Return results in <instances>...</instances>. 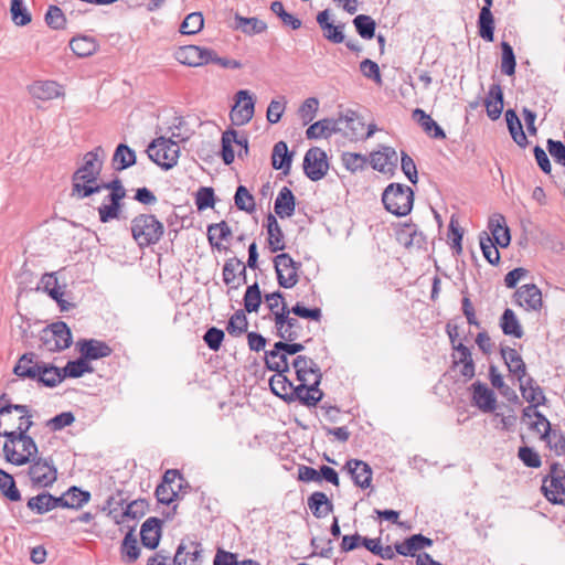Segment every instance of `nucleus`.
Listing matches in <instances>:
<instances>
[{
	"label": "nucleus",
	"instance_id": "45",
	"mask_svg": "<svg viewBox=\"0 0 565 565\" xmlns=\"http://www.w3.org/2000/svg\"><path fill=\"white\" fill-rule=\"evenodd\" d=\"M500 326L503 333L507 335H512L518 339L523 337L522 327L512 309L508 308L504 310Z\"/></svg>",
	"mask_w": 565,
	"mask_h": 565
},
{
	"label": "nucleus",
	"instance_id": "5",
	"mask_svg": "<svg viewBox=\"0 0 565 565\" xmlns=\"http://www.w3.org/2000/svg\"><path fill=\"white\" fill-rule=\"evenodd\" d=\"M415 194L412 188L402 183H391L382 193L385 210L398 217L406 216L412 212Z\"/></svg>",
	"mask_w": 565,
	"mask_h": 565
},
{
	"label": "nucleus",
	"instance_id": "24",
	"mask_svg": "<svg viewBox=\"0 0 565 565\" xmlns=\"http://www.w3.org/2000/svg\"><path fill=\"white\" fill-rule=\"evenodd\" d=\"M345 468L351 475L355 486L366 489L372 482V469L371 467L359 459H350L345 463Z\"/></svg>",
	"mask_w": 565,
	"mask_h": 565
},
{
	"label": "nucleus",
	"instance_id": "59",
	"mask_svg": "<svg viewBox=\"0 0 565 565\" xmlns=\"http://www.w3.org/2000/svg\"><path fill=\"white\" fill-rule=\"evenodd\" d=\"M204 25V18L201 12H192L183 20L180 31L182 34L193 35L199 33Z\"/></svg>",
	"mask_w": 565,
	"mask_h": 565
},
{
	"label": "nucleus",
	"instance_id": "12",
	"mask_svg": "<svg viewBox=\"0 0 565 565\" xmlns=\"http://www.w3.org/2000/svg\"><path fill=\"white\" fill-rule=\"evenodd\" d=\"M303 171L311 181H320L329 171V158L327 152L319 148H310L303 158Z\"/></svg>",
	"mask_w": 565,
	"mask_h": 565
},
{
	"label": "nucleus",
	"instance_id": "6",
	"mask_svg": "<svg viewBox=\"0 0 565 565\" xmlns=\"http://www.w3.org/2000/svg\"><path fill=\"white\" fill-rule=\"evenodd\" d=\"M147 152L151 161L164 170H170L178 164L180 146L172 139L160 137L149 145Z\"/></svg>",
	"mask_w": 565,
	"mask_h": 565
},
{
	"label": "nucleus",
	"instance_id": "14",
	"mask_svg": "<svg viewBox=\"0 0 565 565\" xmlns=\"http://www.w3.org/2000/svg\"><path fill=\"white\" fill-rule=\"evenodd\" d=\"M174 58L182 65L200 67L210 64L212 50L198 45H183L175 50Z\"/></svg>",
	"mask_w": 565,
	"mask_h": 565
},
{
	"label": "nucleus",
	"instance_id": "44",
	"mask_svg": "<svg viewBox=\"0 0 565 565\" xmlns=\"http://www.w3.org/2000/svg\"><path fill=\"white\" fill-rule=\"evenodd\" d=\"M523 418L532 419L529 422L530 428L541 434V436L552 429L548 419L536 411L534 406H527L523 409Z\"/></svg>",
	"mask_w": 565,
	"mask_h": 565
},
{
	"label": "nucleus",
	"instance_id": "26",
	"mask_svg": "<svg viewBox=\"0 0 565 565\" xmlns=\"http://www.w3.org/2000/svg\"><path fill=\"white\" fill-rule=\"evenodd\" d=\"M487 115L491 120H497L501 117L503 111V92L499 84L490 86L488 95L484 100Z\"/></svg>",
	"mask_w": 565,
	"mask_h": 565
},
{
	"label": "nucleus",
	"instance_id": "48",
	"mask_svg": "<svg viewBox=\"0 0 565 565\" xmlns=\"http://www.w3.org/2000/svg\"><path fill=\"white\" fill-rule=\"evenodd\" d=\"M479 244L484 258L492 265L498 264L500 260L499 246L492 241L488 232L479 234Z\"/></svg>",
	"mask_w": 565,
	"mask_h": 565
},
{
	"label": "nucleus",
	"instance_id": "37",
	"mask_svg": "<svg viewBox=\"0 0 565 565\" xmlns=\"http://www.w3.org/2000/svg\"><path fill=\"white\" fill-rule=\"evenodd\" d=\"M90 499L88 491H83L77 487L70 488L63 495L58 497L60 507L79 509Z\"/></svg>",
	"mask_w": 565,
	"mask_h": 565
},
{
	"label": "nucleus",
	"instance_id": "7",
	"mask_svg": "<svg viewBox=\"0 0 565 565\" xmlns=\"http://www.w3.org/2000/svg\"><path fill=\"white\" fill-rule=\"evenodd\" d=\"M40 341L43 350L58 352L70 348L73 339L67 324L63 321H57L42 330Z\"/></svg>",
	"mask_w": 565,
	"mask_h": 565
},
{
	"label": "nucleus",
	"instance_id": "4",
	"mask_svg": "<svg viewBox=\"0 0 565 565\" xmlns=\"http://www.w3.org/2000/svg\"><path fill=\"white\" fill-rule=\"evenodd\" d=\"M274 322L277 335L287 342L311 340V329L308 323L301 322L298 318L290 317L287 305L280 307V311L274 312Z\"/></svg>",
	"mask_w": 565,
	"mask_h": 565
},
{
	"label": "nucleus",
	"instance_id": "50",
	"mask_svg": "<svg viewBox=\"0 0 565 565\" xmlns=\"http://www.w3.org/2000/svg\"><path fill=\"white\" fill-rule=\"evenodd\" d=\"M235 22L236 28L248 35L262 33L267 29L266 23L257 18H244L236 15Z\"/></svg>",
	"mask_w": 565,
	"mask_h": 565
},
{
	"label": "nucleus",
	"instance_id": "33",
	"mask_svg": "<svg viewBox=\"0 0 565 565\" xmlns=\"http://www.w3.org/2000/svg\"><path fill=\"white\" fill-rule=\"evenodd\" d=\"M308 507L317 519H323L333 511V503L324 492L316 491L308 498Z\"/></svg>",
	"mask_w": 565,
	"mask_h": 565
},
{
	"label": "nucleus",
	"instance_id": "55",
	"mask_svg": "<svg viewBox=\"0 0 565 565\" xmlns=\"http://www.w3.org/2000/svg\"><path fill=\"white\" fill-rule=\"evenodd\" d=\"M0 490L10 501H19L21 499V493L15 486L13 477L2 469H0Z\"/></svg>",
	"mask_w": 565,
	"mask_h": 565
},
{
	"label": "nucleus",
	"instance_id": "60",
	"mask_svg": "<svg viewBox=\"0 0 565 565\" xmlns=\"http://www.w3.org/2000/svg\"><path fill=\"white\" fill-rule=\"evenodd\" d=\"M341 161L348 171L355 173L366 167L369 158L356 152H344L341 157Z\"/></svg>",
	"mask_w": 565,
	"mask_h": 565
},
{
	"label": "nucleus",
	"instance_id": "16",
	"mask_svg": "<svg viewBox=\"0 0 565 565\" xmlns=\"http://www.w3.org/2000/svg\"><path fill=\"white\" fill-rule=\"evenodd\" d=\"M319 376L310 383H299L295 386L288 403L298 401L308 407L316 406L323 397V392L319 388Z\"/></svg>",
	"mask_w": 565,
	"mask_h": 565
},
{
	"label": "nucleus",
	"instance_id": "43",
	"mask_svg": "<svg viewBox=\"0 0 565 565\" xmlns=\"http://www.w3.org/2000/svg\"><path fill=\"white\" fill-rule=\"evenodd\" d=\"M269 386L271 392L285 402H288L295 388L294 384L287 379L285 373H276L273 375L269 380Z\"/></svg>",
	"mask_w": 565,
	"mask_h": 565
},
{
	"label": "nucleus",
	"instance_id": "1",
	"mask_svg": "<svg viewBox=\"0 0 565 565\" xmlns=\"http://www.w3.org/2000/svg\"><path fill=\"white\" fill-rule=\"evenodd\" d=\"M32 425V415L28 405H1L0 436L6 437L3 456L8 462L23 466L38 455V445L28 435Z\"/></svg>",
	"mask_w": 565,
	"mask_h": 565
},
{
	"label": "nucleus",
	"instance_id": "28",
	"mask_svg": "<svg viewBox=\"0 0 565 565\" xmlns=\"http://www.w3.org/2000/svg\"><path fill=\"white\" fill-rule=\"evenodd\" d=\"M274 209L275 213L281 218H288L295 214L296 198L289 188L284 186L279 190Z\"/></svg>",
	"mask_w": 565,
	"mask_h": 565
},
{
	"label": "nucleus",
	"instance_id": "36",
	"mask_svg": "<svg viewBox=\"0 0 565 565\" xmlns=\"http://www.w3.org/2000/svg\"><path fill=\"white\" fill-rule=\"evenodd\" d=\"M520 391L523 398L531 403L530 406H534V408L545 403L543 390L535 384L532 377H527L525 381L522 380L520 382Z\"/></svg>",
	"mask_w": 565,
	"mask_h": 565
},
{
	"label": "nucleus",
	"instance_id": "3",
	"mask_svg": "<svg viewBox=\"0 0 565 565\" xmlns=\"http://www.w3.org/2000/svg\"><path fill=\"white\" fill-rule=\"evenodd\" d=\"M130 232L134 242L140 248H146L160 242L164 225L152 214H139L131 218Z\"/></svg>",
	"mask_w": 565,
	"mask_h": 565
},
{
	"label": "nucleus",
	"instance_id": "17",
	"mask_svg": "<svg viewBox=\"0 0 565 565\" xmlns=\"http://www.w3.org/2000/svg\"><path fill=\"white\" fill-rule=\"evenodd\" d=\"M233 238V231L231 226L221 221L207 226V239L212 248L217 249L220 253H227Z\"/></svg>",
	"mask_w": 565,
	"mask_h": 565
},
{
	"label": "nucleus",
	"instance_id": "13",
	"mask_svg": "<svg viewBox=\"0 0 565 565\" xmlns=\"http://www.w3.org/2000/svg\"><path fill=\"white\" fill-rule=\"evenodd\" d=\"M248 152L247 138L241 137L235 130H226L222 135V159L231 164L236 157L241 158Z\"/></svg>",
	"mask_w": 565,
	"mask_h": 565
},
{
	"label": "nucleus",
	"instance_id": "8",
	"mask_svg": "<svg viewBox=\"0 0 565 565\" xmlns=\"http://www.w3.org/2000/svg\"><path fill=\"white\" fill-rule=\"evenodd\" d=\"M542 491L551 503L565 505V470L557 463L552 465L544 477Z\"/></svg>",
	"mask_w": 565,
	"mask_h": 565
},
{
	"label": "nucleus",
	"instance_id": "40",
	"mask_svg": "<svg viewBox=\"0 0 565 565\" xmlns=\"http://www.w3.org/2000/svg\"><path fill=\"white\" fill-rule=\"evenodd\" d=\"M28 508L38 514H44L57 507H60L58 498L53 497L47 492L40 493L28 500Z\"/></svg>",
	"mask_w": 565,
	"mask_h": 565
},
{
	"label": "nucleus",
	"instance_id": "10",
	"mask_svg": "<svg viewBox=\"0 0 565 565\" xmlns=\"http://www.w3.org/2000/svg\"><path fill=\"white\" fill-rule=\"evenodd\" d=\"M28 475L34 487H51L57 479V469L52 458H33L30 461Z\"/></svg>",
	"mask_w": 565,
	"mask_h": 565
},
{
	"label": "nucleus",
	"instance_id": "9",
	"mask_svg": "<svg viewBox=\"0 0 565 565\" xmlns=\"http://www.w3.org/2000/svg\"><path fill=\"white\" fill-rule=\"evenodd\" d=\"M103 188L109 190V195L107 202H104L98 207V215L102 223H108L119 218L121 214V201L126 195V191L118 180L104 184Z\"/></svg>",
	"mask_w": 565,
	"mask_h": 565
},
{
	"label": "nucleus",
	"instance_id": "53",
	"mask_svg": "<svg viewBox=\"0 0 565 565\" xmlns=\"http://www.w3.org/2000/svg\"><path fill=\"white\" fill-rule=\"evenodd\" d=\"M12 22L18 26L28 25L32 21L31 13L21 0H12L10 6Z\"/></svg>",
	"mask_w": 565,
	"mask_h": 565
},
{
	"label": "nucleus",
	"instance_id": "39",
	"mask_svg": "<svg viewBox=\"0 0 565 565\" xmlns=\"http://www.w3.org/2000/svg\"><path fill=\"white\" fill-rule=\"evenodd\" d=\"M72 52L78 57H87L98 50L97 41L87 35H78L70 41Z\"/></svg>",
	"mask_w": 565,
	"mask_h": 565
},
{
	"label": "nucleus",
	"instance_id": "62",
	"mask_svg": "<svg viewBox=\"0 0 565 565\" xmlns=\"http://www.w3.org/2000/svg\"><path fill=\"white\" fill-rule=\"evenodd\" d=\"M247 318L243 310H237L228 320L226 330L233 337H239L247 331Z\"/></svg>",
	"mask_w": 565,
	"mask_h": 565
},
{
	"label": "nucleus",
	"instance_id": "42",
	"mask_svg": "<svg viewBox=\"0 0 565 565\" xmlns=\"http://www.w3.org/2000/svg\"><path fill=\"white\" fill-rule=\"evenodd\" d=\"M413 117L428 136L440 139L446 137L441 127L423 109H415L413 111Z\"/></svg>",
	"mask_w": 565,
	"mask_h": 565
},
{
	"label": "nucleus",
	"instance_id": "46",
	"mask_svg": "<svg viewBox=\"0 0 565 565\" xmlns=\"http://www.w3.org/2000/svg\"><path fill=\"white\" fill-rule=\"evenodd\" d=\"M505 120L513 140L521 147L526 146V136L523 131L522 124L513 109L507 110Z\"/></svg>",
	"mask_w": 565,
	"mask_h": 565
},
{
	"label": "nucleus",
	"instance_id": "29",
	"mask_svg": "<svg viewBox=\"0 0 565 565\" xmlns=\"http://www.w3.org/2000/svg\"><path fill=\"white\" fill-rule=\"evenodd\" d=\"M267 243L271 252L282 250L285 248V235L275 215L269 214L266 217Z\"/></svg>",
	"mask_w": 565,
	"mask_h": 565
},
{
	"label": "nucleus",
	"instance_id": "41",
	"mask_svg": "<svg viewBox=\"0 0 565 565\" xmlns=\"http://www.w3.org/2000/svg\"><path fill=\"white\" fill-rule=\"evenodd\" d=\"M317 21L323 30L324 36L333 43H342L344 40L343 26L330 22V13L324 10L317 17Z\"/></svg>",
	"mask_w": 565,
	"mask_h": 565
},
{
	"label": "nucleus",
	"instance_id": "61",
	"mask_svg": "<svg viewBox=\"0 0 565 565\" xmlns=\"http://www.w3.org/2000/svg\"><path fill=\"white\" fill-rule=\"evenodd\" d=\"M319 99L316 97L306 98L298 108V116L302 120L305 125L311 122L318 110H319Z\"/></svg>",
	"mask_w": 565,
	"mask_h": 565
},
{
	"label": "nucleus",
	"instance_id": "58",
	"mask_svg": "<svg viewBox=\"0 0 565 565\" xmlns=\"http://www.w3.org/2000/svg\"><path fill=\"white\" fill-rule=\"evenodd\" d=\"M66 287L67 285H53L52 288H49V285L44 286V290L57 302L61 311H68L75 307V301L63 300V297L67 295Z\"/></svg>",
	"mask_w": 565,
	"mask_h": 565
},
{
	"label": "nucleus",
	"instance_id": "56",
	"mask_svg": "<svg viewBox=\"0 0 565 565\" xmlns=\"http://www.w3.org/2000/svg\"><path fill=\"white\" fill-rule=\"evenodd\" d=\"M287 108V99L285 96H278L270 100L266 110V119L270 124L280 121Z\"/></svg>",
	"mask_w": 565,
	"mask_h": 565
},
{
	"label": "nucleus",
	"instance_id": "49",
	"mask_svg": "<svg viewBox=\"0 0 565 565\" xmlns=\"http://www.w3.org/2000/svg\"><path fill=\"white\" fill-rule=\"evenodd\" d=\"M113 160L117 169L124 170L136 163V152L127 145L120 143L115 150Z\"/></svg>",
	"mask_w": 565,
	"mask_h": 565
},
{
	"label": "nucleus",
	"instance_id": "54",
	"mask_svg": "<svg viewBox=\"0 0 565 565\" xmlns=\"http://www.w3.org/2000/svg\"><path fill=\"white\" fill-rule=\"evenodd\" d=\"M362 545L373 553L374 555L381 557L382 559H393L395 557V552L392 546H382L380 539H367L364 537L362 540Z\"/></svg>",
	"mask_w": 565,
	"mask_h": 565
},
{
	"label": "nucleus",
	"instance_id": "18",
	"mask_svg": "<svg viewBox=\"0 0 565 565\" xmlns=\"http://www.w3.org/2000/svg\"><path fill=\"white\" fill-rule=\"evenodd\" d=\"M489 234L495 244L505 248L511 243V233L505 217L501 213L492 214L488 220Z\"/></svg>",
	"mask_w": 565,
	"mask_h": 565
},
{
	"label": "nucleus",
	"instance_id": "15",
	"mask_svg": "<svg viewBox=\"0 0 565 565\" xmlns=\"http://www.w3.org/2000/svg\"><path fill=\"white\" fill-rule=\"evenodd\" d=\"M398 154L392 147H381L369 156L370 166L377 172L392 177L396 169Z\"/></svg>",
	"mask_w": 565,
	"mask_h": 565
},
{
	"label": "nucleus",
	"instance_id": "52",
	"mask_svg": "<svg viewBox=\"0 0 565 565\" xmlns=\"http://www.w3.org/2000/svg\"><path fill=\"white\" fill-rule=\"evenodd\" d=\"M556 456L565 455V436L558 429H551L541 436Z\"/></svg>",
	"mask_w": 565,
	"mask_h": 565
},
{
	"label": "nucleus",
	"instance_id": "23",
	"mask_svg": "<svg viewBox=\"0 0 565 565\" xmlns=\"http://www.w3.org/2000/svg\"><path fill=\"white\" fill-rule=\"evenodd\" d=\"M515 300L526 310H537L542 307V292L537 285H521L515 291Z\"/></svg>",
	"mask_w": 565,
	"mask_h": 565
},
{
	"label": "nucleus",
	"instance_id": "20",
	"mask_svg": "<svg viewBox=\"0 0 565 565\" xmlns=\"http://www.w3.org/2000/svg\"><path fill=\"white\" fill-rule=\"evenodd\" d=\"M29 94L40 100H52L64 96L63 86L55 81H36L28 86Z\"/></svg>",
	"mask_w": 565,
	"mask_h": 565
},
{
	"label": "nucleus",
	"instance_id": "25",
	"mask_svg": "<svg viewBox=\"0 0 565 565\" xmlns=\"http://www.w3.org/2000/svg\"><path fill=\"white\" fill-rule=\"evenodd\" d=\"M82 356L87 360H97L109 356L113 352L111 348L103 341L89 339L77 343Z\"/></svg>",
	"mask_w": 565,
	"mask_h": 565
},
{
	"label": "nucleus",
	"instance_id": "27",
	"mask_svg": "<svg viewBox=\"0 0 565 565\" xmlns=\"http://www.w3.org/2000/svg\"><path fill=\"white\" fill-rule=\"evenodd\" d=\"M140 536L145 547L154 550L161 537V521L157 518L146 520L141 525Z\"/></svg>",
	"mask_w": 565,
	"mask_h": 565
},
{
	"label": "nucleus",
	"instance_id": "19",
	"mask_svg": "<svg viewBox=\"0 0 565 565\" xmlns=\"http://www.w3.org/2000/svg\"><path fill=\"white\" fill-rule=\"evenodd\" d=\"M202 545L198 542L180 543L173 557L174 565H202Z\"/></svg>",
	"mask_w": 565,
	"mask_h": 565
},
{
	"label": "nucleus",
	"instance_id": "21",
	"mask_svg": "<svg viewBox=\"0 0 565 565\" xmlns=\"http://www.w3.org/2000/svg\"><path fill=\"white\" fill-rule=\"evenodd\" d=\"M292 366L296 371L297 380L299 383H310L315 381L319 376V382H321L322 373L318 364L306 355H298L294 362Z\"/></svg>",
	"mask_w": 565,
	"mask_h": 565
},
{
	"label": "nucleus",
	"instance_id": "31",
	"mask_svg": "<svg viewBox=\"0 0 565 565\" xmlns=\"http://www.w3.org/2000/svg\"><path fill=\"white\" fill-rule=\"evenodd\" d=\"M501 355L511 373L521 382L526 375V366L519 352L510 347L501 349Z\"/></svg>",
	"mask_w": 565,
	"mask_h": 565
},
{
	"label": "nucleus",
	"instance_id": "63",
	"mask_svg": "<svg viewBox=\"0 0 565 565\" xmlns=\"http://www.w3.org/2000/svg\"><path fill=\"white\" fill-rule=\"evenodd\" d=\"M234 200H235V205L241 211L250 213V212H254L256 209L254 196L249 193V191L244 185H239L237 188Z\"/></svg>",
	"mask_w": 565,
	"mask_h": 565
},
{
	"label": "nucleus",
	"instance_id": "38",
	"mask_svg": "<svg viewBox=\"0 0 565 565\" xmlns=\"http://www.w3.org/2000/svg\"><path fill=\"white\" fill-rule=\"evenodd\" d=\"M338 124L334 119H321L312 125H310L306 130V136L308 139H322V138H329L334 132H337Z\"/></svg>",
	"mask_w": 565,
	"mask_h": 565
},
{
	"label": "nucleus",
	"instance_id": "47",
	"mask_svg": "<svg viewBox=\"0 0 565 565\" xmlns=\"http://www.w3.org/2000/svg\"><path fill=\"white\" fill-rule=\"evenodd\" d=\"M265 363L269 370L276 371L277 373H286L289 371L287 355L282 350H277L275 347L273 350L266 352Z\"/></svg>",
	"mask_w": 565,
	"mask_h": 565
},
{
	"label": "nucleus",
	"instance_id": "57",
	"mask_svg": "<svg viewBox=\"0 0 565 565\" xmlns=\"http://www.w3.org/2000/svg\"><path fill=\"white\" fill-rule=\"evenodd\" d=\"M480 36L488 42L494 39V20L491 10L482 8L479 15Z\"/></svg>",
	"mask_w": 565,
	"mask_h": 565
},
{
	"label": "nucleus",
	"instance_id": "34",
	"mask_svg": "<svg viewBox=\"0 0 565 565\" xmlns=\"http://www.w3.org/2000/svg\"><path fill=\"white\" fill-rule=\"evenodd\" d=\"M292 156L288 150V146L284 141H279L274 146L271 154V164L276 170L282 171L288 174L291 168Z\"/></svg>",
	"mask_w": 565,
	"mask_h": 565
},
{
	"label": "nucleus",
	"instance_id": "64",
	"mask_svg": "<svg viewBox=\"0 0 565 565\" xmlns=\"http://www.w3.org/2000/svg\"><path fill=\"white\" fill-rule=\"evenodd\" d=\"M245 271V266L238 259L232 258L225 263L223 268L224 282L239 280Z\"/></svg>",
	"mask_w": 565,
	"mask_h": 565
},
{
	"label": "nucleus",
	"instance_id": "32",
	"mask_svg": "<svg viewBox=\"0 0 565 565\" xmlns=\"http://www.w3.org/2000/svg\"><path fill=\"white\" fill-rule=\"evenodd\" d=\"M41 363L35 353L28 352L19 359L13 372L19 377L35 379V373L39 371Z\"/></svg>",
	"mask_w": 565,
	"mask_h": 565
},
{
	"label": "nucleus",
	"instance_id": "35",
	"mask_svg": "<svg viewBox=\"0 0 565 565\" xmlns=\"http://www.w3.org/2000/svg\"><path fill=\"white\" fill-rule=\"evenodd\" d=\"M34 380L44 386L54 387L64 380V375L62 369L42 362Z\"/></svg>",
	"mask_w": 565,
	"mask_h": 565
},
{
	"label": "nucleus",
	"instance_id": "30",
	"mask_svg": "<svg viewBox=\"0 0 565 565\" xmlns=\"http://www.w3.org/2000/svg\"><path fill=\"white\" fill-rule=\"evenodd\" d=\"M275 268L278 282H296L297 268L294 260L287 254H280L276 256Z\"/></svg>",
	"mask_w": 565,
	"mask_h": 565
},
{
	"label": "nucleus",
	"instance_id": "2",
	"mask_svg": "<svg viewBox=\"0 0 565 565\" xmlns=\"http://www.w3.org/2000/svg\"><path fill=\"white\" fill-rule=\"evenodd\" d=\"M107 157L106 150L102 146L94 147L85 152L72 177V194L76 198H88L103 190L98 178L103 170Z\"/></svg>",
	"mask_w": 565,
	"mask_h": 565
},
{
	"label": "nucleus",
	"instance_id": "22",
	"mask_svg": "<svg viewBox=\"0 0 565 565\" xmlns=\"http://www.w3.org/2000/svg\"><path fill=\"white\" fill-rule=\"evenodd\" d=\"M471 388L473 404L483 413H492L497 406L494 392L481 382L473 383Z\"/></svg>",
	"mask_w": 565,
	"mask_h": 565
},
{
	"label": "nucleus",
	"instance_id": "51",
	"mask_svg": "<svg viewBox=\"0 0 565 565\" xmlns=\"http://www.w3.org/2000/svg\"><path fill=\"white\" fill-rule=\"evenodd\" d=\"M121 558L126 563H134L138 559L140 548L132 532H128L121 543Z\"/></svg>",
	"mask_w": 565,
	"mask_h": 565
},
{
	"label": "nucleus",
	"instance_id": "11",
	"mask_svg": "<svg viewBox=\"0 0 565 565\" xmlns=\"http://www.w3.org/2000/svg\"><path fill=\"white\" fill-rule=\"evenodd\" d=\"M255 98L248 89H239L234 96V105L230 111V118L234 126H245L254 117Z\"/></svg>",
	"mask_w": 565,
	"mask_h": 565
}]
</instances>
